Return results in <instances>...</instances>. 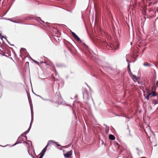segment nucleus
I'll use <instances>...</instances> for the list:
<instances>
[{"label":"nucleus","instance_id":"obj_1","mask_svg":"<svg viewBox=\"0 0 158 158\" xmlns=\"http://www.w3.org/2000/svg\"><path fill=\"white\" fill-rule=\"evenodd\" d=\"M110 47L113 49H117L119 47V45L117 42H114L110 44Z\"/></svg>","mask_w":158,"mask_h":158},{"label":"nucleus","instance_id":"obj_2","mask_svg":"<svg viewBox=\"0 0 158 158\" xmlns=\"http://www.w3.org/2000/svg\"><path fill=\"white\" fill-rule=\"evenodd\" d=\"M83 97L84 98H85L88 100L90 98V96L87 91H85L83 93Z\"/></svg>","mask_w":158,"mask_h":158},{"label":"nucleus","instance_id":"obj_3","mask_svg":"<svg viewBox=\"0 0 158 158\" xmlns=\"http://www.w3.org/2000/svg\"><path fill=\"white\" fill-rule=\"evenodd\" d=\"M49 144H47V146L43 149V150L41 151V154L40 155V156L42 157H43L44 156L45 152L47 151V148Z\"/></svg>","mask_w":158,"mask_h":158},{"label":"nucleus","instance_id":"obj_4","mask_svg":"<svg viewBox=\"0 0 158 158\" xmlns=\"http://www.w3.org/2000/svg\"><path fill=\"white\" fill-rule=\"evenodd\" d=\"M72 151H70L64 154V156L65 158H69L72 155Z\"/></svg>","mask_w":158,"mask_h":158},{"label":"nucleus","instance_id":"obj_5","mask_svg":"<svg viewBox=\"0 0 158 158\" xmlns=\"http://www.w3.org/2000/svg\"><path fill=\"white\" fill-rule=\"evenodd\" d=\"M71 34L74 37V38L77 41H81L80 38L77 36V35L74 32H72Z\"/></svg>","mask_w":158,"mask_h":158},{"label":"nucleus","instance_id":"obj_6","mask_svg":"<svg viewBox=\"0 0 158 158\" xmlns=\"http://www.w3.org/2000/svg\"><path fill=\"white\" fill-rule=\"evenodd\" d=\"M29 103L31 112V116L32 117L33 116V110L32 105L31 102H30Z\"/></svg>","mask_w":158,"mask_h":158},{"label":"nucleus","instance_id":"obj_7","mask_svg":"<svg viewBox=\"0 0 158 158\" xmlns=\"http://www.w3.org/2000/svg\"><path fill=\"white\" fill-rule=\"evenodd\" d=\"M104 125L106 127L105 128V133L107 134L108 133L109 130V127L106 124H104Z\"/></svg>","mask_w":158,"mask_h":158},{"label":"nucleus","instance_id":"obj_8","mask_svg":"<svg viewBox=\"0 0 158 158\" xmlns=\"http://www.w3.org/2000/svg\"><path fill=\"white\" fill-rule=\"evenodd\" d=\"M109 138L111 140H114L115 139V137L114 135L110 134L109 135Z\"/></svg>","mask_w":158,"mask_h":158},{"label":"nucleus","instance_id":"obj_9","mask_svg":"<svg viewBox=\"0 0 158 158\" xmlns=\"http://www.w3.org/2000/svg\"><path fill=\"white\" fill-rule=\"evenodd\" d=\"M23 137V136L22 135L20 136L18 138V141L19 142H21V141H23V139L22 138Z\"/></svg>","mask_w":158,"mask_h":158},{"label":"nucleus","instance_id":"obj_10","mask_svg":"<svg viewBox=\"0 0 158 158\" xmlns=\"http://www.w3.org/2000/svg\"><path fill=\"white\" fill-rule=\"evenodd\" d=\"M143 65L147 67H150L151 66V64L148 62L144 63L143 64Z\"/></svg>","mask_w":158,"mask_h":158},{"label":"nucleus","instance_id":"obj_11","mask_svg":"<svg viewBox=\"0 0 158 158\" xmlns=\"http://www.w3.org/2000/svg\"><path fill=\"white\" fill-rule=\"evenodd\" d=\"M149 94H151V95H152V96H155L157 95V94L156 93L153 91H152L151 93H149Z\"/></svg>","mask_w":158,"mask_h":158},{"label":"nucleus","instance_id":"obj_12","mask_svg":"<svg viewBox=\"0 0 158 158\" xmlns=\"http://www.w3.org/2000/svg\"><path fill=\"white\" fill-rule=\"evenodd\" d=\"M152 103L154 105L158 104V101L157 99H153L152 100Z\"/></svg>","mask_w":158,"mask_h":158},{"label":"nucleus","instance_id":"obj_13","mask_svg":"<svg viewBox=\"0 0 158 158\" xmlns=\"http://www.w3.org/2000/svg\"><path fill=\"white\" fill-rule=\"evenodd\" d=\"M52 143L53 144H57V143L55 142V141H53V140H49L48 143L47 144H49H49L51 143Z\"/></svg>","mask_w":158,"mask_h":158},{"label":"nucleus","instance_id":"obj_14","mask_svg":"<svg viewBox=\"0 0 158 158\" xmlns=\"http://www.w3.org/2000/svg\"><path fill=\"white\" fill-rule=\"evenodd\" d=\"M23 52L24 53L27 52L26 49L24 48H21L20 49V52Z\"/></svg>","mask_w":158,"mask_h":158},{"label":"nucleus","instance_id":"obj_15","mask_svg":"<svg viewBox=\"0 0 158 158\" xmlns=\"http://www.w3.org/2000/svg\"><path fill=\"white\" fill-rule=\"evenodd\" d=\"M151 96V94L148 93V95L145 97V98L147 100H148L149 99V97Z\"/></svg>","mask_w":158,"mask_h":158},{"label":"nucleus","instance_id":"obj_16","mask_svg":"<svg viewBox=\"0 0 158 158\" xmlns=\"http://www.w3.org/2000/svg\"><path fill=\"white\" fill-rule=\"evenodd\" d=\"M126 60H127V62H128V69H130V64H129L130 62H129L128 61V59H127Z\"/></svg>","mask_w":158,"mask_h":158},{"label":"nucleus","instance_id":"obj_17","mask_svg":"<svg viewBox=\"0 0 158 158\" xmlns=\"http://www.w3.org/2000/svg\"><path fill=\"white\" fill-rule=\"evenodd\" d=\"M133 76V78L135 79L136 80H138V78L135 75H132Z\"/></svg>","mask_w":158,"mask_h":158},{"label":"nucleus","instance_id":"obj_18","mask_svg":"<svg viewBox=\"0 0 158 158\" xmlns=\"http://www.w3.org/2000/svg\"><path fill=\"white\" fill-rule=\"evenodd\" d=\"M31 60L33 61L36 64H39V63L38 62H37V61L35 60H33V59H32V58H31Z\"/></svg>","mask_w":158,"mask_h":158},{"label":"nucleus","instance_id":"obj_19","mask_svg":"<svg viewBox=\"0 0 158 158\" xmlns=\"http://www.w3.org/2000/svg\"><path fill=\"white\" fill-rule=\"evenodd\" d=\"M41 98L44 101H50V100L49 99H45V98H43L42 97H41Z\"/></svg>","mask_w":158,"mask_h":158},{"label":"nucleus","instance_id":"obj_20","mask_svg":"<svg viewBox=\"0 0 158 158\" xmlns=\"http://www.w3.org/2000/svg\"><path fill=\"white\" fill-rule=\"evenodd\" d=\"M31 121L30 124H31V126L32 123V121L33 120V116L32 117H32L31 116Z\"/></svg>","mask_w":158,"mask_h":158},{"label":"nucleus","instance_id":"obj_21","mask_svg":"<svg viewBox=\"0 0 158 158\" xmlns=\"http://www.w3.org/2000/svg\"><path fill=\"white\" fill-rule=\"evenodd\" d=\"M29 131H25V132H24V133L25 135H26L27 134H28L29 132Z\"/></svg>","mask_w":158,"mask_h":158},{"label":"nucleus","instance_id":"obj_22","mask_svg":"<svg viewBox=\"0 0 158 158\" xmlns=\"http://www.w3.org/2000/svg\"><path fill=\"white\" fill-rule=\"evenodd\" d=\"M22 143V142H19V141H18L14 145V146L16 145L17 144L19 143Z\"/></svg>","mask_w":158,"mask_h":158},{"label":"nucleus","instance_id":"obj_23","mask_svg":"<svg viewBox=\"0 0 158 158\" xmlns=\"http://www.w3.org/2000/svg\"><path fill=\"white\" fill-rule=\"evenodd\" d=\"M31 124H30V126L29 127V128L27 130V131H29H29H30V129H31Z\"/></svg>","mask_w":158,"mask_h":158},{"label":"nucleus","instance_id":"obj_24","mask_svg":"<svg viewBox=\"0 0 158 158\" xmlns=\"http://www.w3.org/2000/svg\"><path fill=\"white\" fill-rule=\"evenodd\" d=\"M40 19L41 22H42L43 23H44V22L43 21H42L40 19V17H38V19L39 20V19Z\"/></svg>","mask_w":158,"mask_h":158},{"label":"nucleus","instance_id":"obj_25","mask_svg":"<svg viewBox=\"0 0 158 158\" xmlns=\"http://www.w3.org/2000/svg\"><path fill=\"white\" fill-rule=\"evenodd\" d=\"M23 137L25 138L26 140L27 141V136H23Z\"/></svg>","mask_w":158,"mask_h":158},{"label":"nucleus","instance_id":"obj_26","mask_svg":"<svg viewBox=\"0 0 158 158\" xmlns=\"http://www.w3.org/2000/svg\"><path fill=\"white\" fill-rule=\"evenodd\" d=\"M14 23H21L20 22H16V21H15V22H13Z\"/></svg>","mask_w":158,"mask_h":158},{"label":"nucleus","instance_id":"obj_27","mask_svg":"<svg viewBox=\"0 0 158 158\" xmlns=\"http://www.w3.org/2000/svg\"><path fill=\"white\" fill-rule=\"evenodd\" d=\"M2 38H5V39H6V38L5 37H4L3 36H2V37L1 38V39H2Z\"/></svg>","mask_w":158,"mask_h":158},{"label":"nucleus","instance_id":"obj_28","mask_svg":"<svg viewBox=\"0 0 158 158\" xmlns=\"http://www.w3.org/2000/svg\"><path fill=\"white\" fill-rule=\"evenodd\" d=\"M128 69V71H129L131 72V74L132 75V73L131 72L130 69Z\"/></svg>","mask_w":158,"mask_h":158},{"label":"nucleus","instance_id":"obj_29","mask_svg":"<svg viewBox=\"0 0 158 158\" xmlns=\"http://www.w3.org/2000/svg\"><path fill=\"white\" fill-rule=\"evenodd\" d=\"M26 64H28V65L29 64V62H27L26 63Z\"/></svg>","mask_w":158,"mask_h":158},{"label":"nucleus","instance_id":"obj_30","mask_svg":"<svg viewBox=\"0 0 158 158\" xmlns=\"http://www.w3.org/2000/svg\"><path fill=\"white\" fill-rule=\"evenodd\" d=\"M46 63V62H40V64H42V63Z\"/></svg>","mask_w":158,"mask_h":158},{"label":"nucleus","instance_id":"obj_31","mask_svg":"<svg viewBox=\"0 0 158 158\" xmlns=\"http://www.w3.org/2000/svg\"><path fill=\"white\" fill-rule=\"evenodd\" d=\"M2 55L3 56H6V55H5V53H4L3 54H2Z\"/></svg>","mask_w":158,"mask_h":158},{"label":"nucleus","instance_id":"obj_32","mask_svg":"<svg viewBox=\"0 0 158 158\" xmlns=\"http://www.w3.org/2000/svg\"><path fill=\"white\" fill-rule=\"evenodd\" d=\"M16 19V18H11V19Z\"/></svg>","mask_w":158,"mask_h":158},{"label":"nucleus","instance_id":"obj_33","mask_svg":"<svg viewBox=\"0 0 158 158\" xmlns=\"http://www.w3.org/2000/svg\"><path fill=\"white\" fill-rule=\"evenodd\" d=\"M8 43L10 44L11 45H13V46H14V45H12V44H11L10 43H9V42L8 41Z\"/></svg>","mask_w":158,"mask_h":158},{"label":"nucleus","instance_id":"obj_34","mask_svg":"<svg viewBox=\"0 0 158 158\" xmlns=\"http://www.w3.org/2000/svg\"><path fill=\"white\" fill-rule=\"evenodd\" d=\"M36 96H38L39 97H40L41 98V97H42L41 96L39 95H36Z\"/></svg>","mask_w":158,"mask_h":158},{"label":"nucleus","instance_id":"obj_35","mask_svg":"<svg viewBox=\"0 0 158 158\" xmlns=\"http://www.w3.org/2000/svg\"><path fill=\"white\" fill-rule=\"evenodd\" d=\"M127 129L128 130L129 132H130V129H129L128 127H127Z\"/></svg>","mask_w":158,"mask_h":158},{"label":"nucleus","instance_id":"obj_36","mask_svg":"<svg viewBox=\"0 0 158 158\" xmlns=\"http://www.w3.org/2000/svg\"><path fill=\"white\" fill-rule=\"evenodd\" d=\"M43 157L40 156L39 158H42Z\"/></svg>","mask_w":158,"mask_h":158},{"label":"nucleus","instance_id":"obj_37","mask_svg":"<svg viewBox=\"0 0 158 158\" xmlns=\"http://www.w3.org/2000/svg\"><path fill=\"white\" fill-rule=\"evenodd\" d=\"M116 116H121L120 115H118V114H116Z\"/></svg>","mask_w":158,"mask_h":158},{"label":"nucleus","instance_id":"obj_38","mask_svg":"<svg viewBox=\"0 0 158 158\" xmlns=\"http://www.w3.org/2000/svg\"><path fill=\"white\" fill-rule=\"evenodd\" d=\"M33 93L36 96V95H37V94H35V93H34L33 92Z\"/></svg>","mask_w":158,"mask_h":158},{"label":"nucleus","instance_id":"obj_39","mask_svg":"<svg viewBox=\"0 0 158 158\" xmlns=\"http://www.w3.org/2000/svg\"><path fill=\"white\" fill-rule=\"evenodd\" d=\"M7 20H9V21H10V20H11V19H7Z\"/></svg>","mask_w":158,"mask_h":158},{"label":"nucleus","instance_id":"obj_40","mask_svg":"<svg viewBox=\"0 0 158 158\" xmlns=\"http://www.w3.org/2000/svg\"><path fill=\"white\" fill-rule=\"evenodd\" d=\"M10 21H11V22H15V21H13L12 20H10Z\"/></svg>","mask_w":158,"mask_h":158},{"label":"nucleus","instance_id":"obj_41","mask_svg":"<svg viewBox=\"0 0 158 158\" xmlns=\"http://www.w3.org/2000/svg\"><path fill=\"white\" fill-rule=\"evenodd\" d=\"M86 85L89 87V88H90L89 87L88 85L87 84H86Z\"/></svg>","mask_w":158,"mask_h":158},{"label":"nucleus","instance_id":"obj_42","mask_svg":"<svg viewBox=\"0 0 158 158\" xmlns=\"http://www.w3.org/2000/svg\"><path fill=\"white\" fill-rule=\"evenodd\" d=\"M25 141H23V143H25Z\"/></svg>","mask_w":158,"mask_h":158},{"label":"nucleus","instance_id":"obj_43","mask_svg":"<svg viewBox=\"0 0 158 158\" xmlns=\"http://www.w3.org/2000/svg\"><path fill=\"white\" fill-rule=\"evenodd\" d=\"M25 143L26 144H28V143L27 142H25Z\"/></svg>","mask_w":158,"mask_h":158},{"label":"nucleus","instance_id":"obj_44","mask_svg":"<svg viewBox=\"0 0 158 158\" xmlns=\"http://www.w3.org/2000/svg\"><path fill=\"white\" fill-rule=\"evenodd\" d=\"M57 145L58 146H60V145H58V144H57Z\"/></svg>","mask_w":158,"mask_h":158},{"label":"nucleus","instance_id":"obj_45","mask_svg":"<svg viewBox=\"0 0 158 158\" xmlns=\"http://www.w3.org/2000/svg\"><path fill=\"white\" fill-rule=\"evenodd\" d=\"M29 141L31 143V141Z\"/></svg>","mask_w":158,"mask_h":158},{"label":"nucleus","instance_id":"obj_46","mask_svg":"<svg viewBox=\"0 0 158 158\" xmlns=\"http://www.w3.org/2000/svg\"><path fill=\"white\" fill-rule=\"evenodd\" d=\"M129 135H131V134H130V133H129Z\"/></svg>","mask_w":158,"mask_h":158},{"label":"nucleus","instance_id":"obj_47","mask_svg":"<svg viewBox=\"0 0 158 158\" xmlns=\"http://www.w3.org/2000/svg\"><path fill=\"white\" fill-rule=\"evenodd\" d=\"M136 149H137V150H138V148H136Z\"/></svg>","mask_w":158,"mask_h":158},{"label":"nucleus","instance_id":"obj_48","mask_svg":"<svg viewBox=\"0 0 158 158\" xmlns=\"http://www.w3.org/2000/svg\"><path fill=\"white\" fill-rule=\"evenodd\" d=\"M145 48H144V49H143V51L145 49Z\"/></svg>","mask_w":158,"mask_h":158},{"label":"nucleus","instance_id":"obj_49","mask_svg":"<svg viewBox=\"0 0 158 158\" xmlns=\"http://www.w3.org/2000/svg\"><path fill=\"white\" fill-rule=\"evenodd\" d=\"M157 64H158V63H157Z\"/></svg>","mask_w":158,"mask_h":158}]
</instances>
